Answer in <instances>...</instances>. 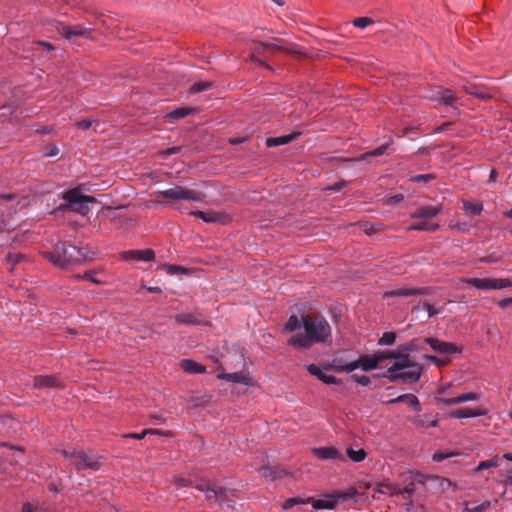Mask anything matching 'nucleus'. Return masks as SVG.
<instances>
[{
    "label": "nucleus",
    "instance_id": "nucleus-23",
    "mask_svg": "<svg viewBox=\"0 0 512 512\" xmlns=\"http://www.w3.org/2000/svg\"><path fill=\"white\" fill-rule=\"evenodd\" d=\"M313 453L322 460H335L342 458L340 452L335 447H319L314 448Z\"/></svg>",
    "mask_w": 512,
    "mask_h": 512
},
{
    "label": "nucleus",
    "instance_id": "nucleus-40",
    "mask_svg": "<svg viewBox=\"0 0 512 512\" xmlns=\"http://www.w3.org/2000/svg\"><path fill=\"white\" fill-rule=\"evenodd\" d=\"M213 86V83L210 82V81H202V82H197V83H194L190 88H189V92L191 94H195V93H200V92H203V91H206L208 90L209 88H211Z\"/></svg>",
    "mask_w": 512,
    "mask_h": 512
},
{
    "label": "nucleus",
    "instance_id": "nucleus-47",
    "mask_svg": "<svg viewBox=\"0 0 512 512\" xmlns=\"http://www.w3.org/2000/svg\"><path fill=\"white\" fill-rule=\"evenodd\" d=\"M373 22L374 21L369 17H359V18L354 19L353 25L358 28H366Z\"/></svg>",
    "mask_w": 512,
    "mask_h": 512
},
{
    "label": "nucleus",
    "instance_id": "nucleus-61",
    "mask_svg": "<svg viewBox=\"0 0 512 512\" xmlns=\"http://www.w3.org/2000/svg\"><path fill=\"white\" fill-rule=\"evenodd\" d=\"M425 358L428 361L433 362V363H437V364H442L443 363V361L439 357H437L435 355H425Z\"/></svg>",
    "mask_w": 512,
    "mask_h": 512
},
{
    "label": "nucleus",
    "instance_id": "nucleus-41",
    "mask_svg": "<svg viewBox=\"0 0 512 512\" xmlns=\"http://www.w3.org/2000/svg\"><path fill=\"white\" fill-rule=\"evenodd\" d=\"M396 340V334L392 331H387L382 334L380 339L378 340V345L380 346H389L394 344Z\"/></svg>",
    "mask_w": 512,
    "mask_h": 512
},
{
    "label": "nucleus",
    "instance_id": "nucleus-42",
    "mask_svg": "<svg viewBox=\"0 0 512 512\" xmlns=\"http://www.w3.org/2000/svg\"><path fill=\"white\" fill-rule=\"evenodd\" d=\"M411 181L413 182H430V181H433L434 179H436V175L433 174V173H428V174H416V175H412L410 176L409 178Z\"/></svg>",
    "mask_w": 512,
    "mask_h": 512
},
{
    "label": "nucleus",
    "instance_id": "nucleus-55",
    "mask_svg": "<svg viewBox=\"0 0 512 512\" xmlns=\"http://www.w3.org/2000/svg\"><path fill=\"white\" fill-rule=\"evenodd\" d=\"M65 458L71 459L72 462L75 461L76 455L78 451L76 450H60L59 451Z\"/></svg>",
    "mask_w": 512,
    "mask_h": 512
},
{
    "label": "nucleus",
    "instance_id": "nucleus-20",
    "mask_svg": "<svg viewBox=\"0 0 512 512\" xmlns=\"http://www.w3.org/2000/svg\"><path fill=\"white\" fill-rule=\"evenodd\" d=\"M399 402H404L409 407H411L415 412H420L422 410L420 401L414 394H402L396 398L387 401L388 404H395Z\"/></svg>",
    "mask_w": 512,
    "mask_h": 512
},
{
    "label": "nucleus",
    "instance_id": "nucleus-11",
    "mask_svg": "<svg viewBox=\"0 0 512 512\" xmlns=\"http://www.w3.org/2000/svg\"><path fill=\"white\" fill-rule=\"evenodd\" d=\"M218 370H221L219 374H217V378L221 380H225L227 382L231 383H237L242 384L245 386H253L254 381L253 378L249 375L248 372H233V373H226L224 371V368L222 364H219Z\"/></svg>",
    "mask_w": 512,
    "mask_h": 512
},
{
    "label": "nucleus",
    "instance_id": "nucleus-37",
    "mask_svg": "<svg viewBox=\"0 0 512 512\" xmlns=\"http://www.w3.org/2000/svg\"><path fill=\"white\" fill-rule=\"evenodd\" d=\"M347 456L354 462H361L366 458L367 453L364 449L354 450L352 448H348Z\"/></svg>",
    "mask_w": 512,
    "mask_h": 512
},
{
    "label": "nucleus",
    "instance_id": "nucleus-30",
    "mask_svg": "<svg viewBox=\"0 0 512 512\" xmlns=\"http://www.w3.org/2000/svg\"><path fill=\"white\" fill-rule=\"evenodd\" d=\"M299 134L292 133L288 135L278 136V137H270L266 139L267 147H276L281 145H286L293 141Z\"/></svg>",
    "mask_w": 512,
    "mask_h": 512
},
{
    "label": "nucleus",
    "instance_id": "nucleus-3",
    "mask_svg": "<svg viewBox=\"0 0 512 512\" xmlns=\"http://www.w3.org/2000/svg\"><path fill=\"white\" fill-rule=\"evenodd\" d=\"M43 256L54 266L68 269L70 266L92 260L84 248L74 246L67 242H58L52 251H44Z\"/></svg>",
    "mask_w": 512,
    "mask_h": 512
},
{
    "label": "nucleus",
    "instance_id": "nucleus-46",
    "mask_svg": "<svg viewBox=\"0 0 512 512\" xmlns=\"http://www.w3.org/2000/svg\"><path fill=\"white\" fill-rule=\"evenodd\" d=\"M375 354L377 357L378 364L384 359H394L396 361V357H397L393 350L378 351Z\"/></svg>",
    "mask_w": 512,
    "mask_h": 512
},
{
    "label": "nucleus",
    "instance_id": "nucleus-5",
    "mask_svg": "<svg viewBox=\"0 0 512 512\" xmlns=\"http://www.w3.org/2000/svg\"><path fill=\"white\" fill-rule=\"evenodd\" d=\"M158 197L163 199L171 200H187L201 202L203 197L199 191L184 188L179 185H175L166 190L158 192Z\"/></svg>",
    "mask_w": 512,
    "mask_h": 512
},
{
    "label": "nucleus",
    "instance_id": "nucleus-31",
    "mask_svg": "<svg viewBox=\"0 0 512 512\" xmlns=\"http://www.w3.org/2000/svg\"><path fill=\"white\" fill-rule=\"evenodd\" d=\"M260 45L264 49H276L286 53L292 52V49L289 48L283 40L278 38H273L271 41L267 42H260Z\"/></svg>",
    "mask_w": 512,
    "mask_h": 512
},
{
    "label": "nucleus",
    "instance_id": "nucleus-26",
    "mask_svg": "<svg viewBox=\"0 0 512 512\" xmlns=\"http://www.w3.org/2000/svg\"><path fill=\"white\" fill-rule=\"evenodd\" d=\"M431 98L438 101L439 103L451 105L456 100V95L454 91L450 89L438 88L436 93Z\"/></svg>",
    "mask_w": 512,
    "mask_h": 512
},
{
    "label": "nucleus",
    "instance_id": "nucleus-10",
    "mask_svg": "<svg viewBox=\"0 0 512 512\" xmlns=\"http://www.w3.org/2000/svg\"><path fill=\"white\" fill-rule=\"evenodd\" d=\"M235 495V490L224 487H213L212 491H207V500L209 502H217L220 505L226 504L228 507L233 506L231 497Z\"/></svg>",
    "mask_w": 512,
    "mask_h": 512
},
{
    "label": "nucleus",
    "instance_id": "nucleus-34",
    "mask_svg": "<svg viewBox=\"0 0 512 512\" xmlns=\"http://www.w3.org/2000/svg\"><path fill=\"white\" fill-rule=\"evenodd\" d=\"M193 111H194V109H192L190 107H178V108L172 110L171 112H169L167 114V118L181 119V118H184V117L192 114Z\"/></svg>",
    "mask_w": 512,
    "mask_h": 512
},
{
    "label": "nucleus",
    "instance_id": "nucleus-2",
    "mask_svg": "<svg viewBox=\"0 0 512 512\" xmlns=\"http://www.w3.org/2000/svg\"><path fill=\"white\" fill-rule=\"evenodd\" d=\"M414 350V344L408 343L398 346L394 351L396 361L388 367L387 371L381 375L390 382H401L404 384H414L419 381L423 373V366L414 362L410 353Z\"/></svg>",
    "mask_w": 512,
    "mask_h": 512
},
{
    "label": "nucleus",
    "instance_id": "nucleus-45",
    "mask_svg": "<svg viewBox=\"0 0 512 512\" xmlns=\"http://www.w3.org/2000/svg\"><path fill=\"white\" fill-rule=\"evenodd\" d=\"M351 378L354 382H356L357 384L364 386V387H367V386L371 385V383H372L371 378L367 375L354 374V375H352Z\"/></svg>",
    "mask_w": 512,
    "mask_h": 512
},
{
    "label": "nucleus",
    "instance_id": "nucleus-36",
    "mask_svg": "<svg viewBox=\"0 0 512 512\" xmlns=\"http://www.w3.org/2000/svg\"><path fill=\"white\" fill-rule=\"evenodd\" d=\"M492 289L500 290L512 287V280L509 278H491Z\"/></svg>",
    "mask_w": 512,
    "mask_h": 512
},
{
    "label": "nucleus",
    "instance_id": "nucleus-44",
    "mask_svg": "<svg viewBox=\"0 0 512 512\" xmlns=\"http://www.w3.org/2000/svg\"><path fill=\"white\" fill-rule=\"evenodd\" d=\"M423 307L426 309L428 317L430 318L440 314L444 309V306L437 308L428 301L423 302Z\"/></svg>",
    "mask_w": 512,
    "mask_h": 512
},
{
    "label": "nucleus",
    "instance_id": "nucleus-51",
    "mask_svg": "<svg viewBox=\"0 0 512 512\" xmlns=\"http://www.w3.org/2000/svg\"><path fill=\"white\" fill-rule=\"evenodd\" d=\"M73 277H74L75 279H85V280L91 281V282H93V283H95V284H99V283H100L97 279H95V278L93 277V275H92V274H91V272H89V271H86L84 274H77V275H74Z\"/></svg>",
    "mask_w": 512,
    "mask_h": 512
},
{
    "label": "nucleus",
    "instance_id": "nucleus-13",
    "mask_svg": "<svg viewBox=\"0 0 512 512\" xmlns=\"http://www.w3.org/2000/svg\"><path fill=\"white\" fill-rule=\"evenodd\" d=\"M307 371L310 375L316 377L319 381L328 384V385H336L340 386L342 385V380L338 377H335L333 375H327L324 371V366L321 367L316 364H309L307 366Z\"/></svg>",
    "mask_w": 512,
    "mask_h": 512
},
{
    "label": "nucleus",
    "instance_id": "nucleus-6",
    "mask_svg": "<svg viewBox=\"0 0 512 512\" xmlns=\"http://www.w3.org/2000/svg\"><path fill=\"white\" fill-rule=\"evenodd\" d=\"M378 491L382 494L401 496L404 500H410L415 493V482L411 480L403 488H400L397 484L384 481L379 484Z\"/></svg>",
    "mask_w": 512,
    "mask_h": 512
},
{
    "label": "nucleus",
    "instance_id": "nucleus-12",
    "mask_svg": "<svg viewBox=\"0 0 512 512\" xmlns=\"http://www.w3.org/2000/svg\"><path fill=\"white\" fill-rule=\"evenodd\" d=\"M410 421L416 429L435 428L439 425L438 414L433 412L418 414L411 418Z\"/></svg>",
    "mask_w": 512,
    "mask_h": 512
},
{
    "label": "nucleus",
    "instance_id": "nucleus-16",
    "mask_svg": "<svg viewBox=\"0 0 512 512\" xmlns=\"http://www.w3.org/2000/svg\"><path fill=\"white\" fill-rule=\"evenodd\" d=\"M121 257L126 261L150 262L155 259V252L152 249L127 250L122 252Z\"/></svg>",
    "mask_w": 512,
    "mask_h": 512
},
{
    "label": "nucleus",
    "instance_id": "nucleus-60",
    "mask_svg": "<svg viewBox=\"0 0 512 512\" xmlns=\"http://www.w3.org/2000/svg\"><path fill=\"white\" fill-rule=\"evenodd\" d=\"M151 432L149 434H154V435H161V436H171V432L170 431H163V430H159V429H149Z\"/></svg>",
    "mask_w": 512,
    "mask_h": 512
},
{
    "label": "nucleus",
    "instance_id": "nucleus-19",
    "mask_svg": "<svg viewBox=\"0 0 512 512\" xmlns=\"http://www.w3.org/2000/svg\"><path fill=\"white\" fill-rule=\"evenodd\" d=\"M353 365L356 369L360 368L363 371H371L378 367V361L376 354H365L360 356L357 360L353 361Z\"/></svg>",
    "mask_w": 512,
    "mask_h": 512
},
{
    "label": "nucleus",
    "instance_id": "nucleus-28",
    "mask_svg": "<svg viewBox=\"0 0 512 512\" xmlns=\"http://www.w3.org/2000/svg\"><path fill=\"white\" fill-rule=\"evenodd\" d=\"M179 324L200 325L202 323L201 315L198 313H182L175 317Z\"/></svg>",
    "mask_w": 512,
    "mask_h": 512
},
{
    "label": "nucleus",
    "instance_id": "nucleus-59",
    "mask_svg": "<svg viewBox=\"0 0 512 512\" xmlns=\"http://www.w3.org/2000/svg\"><path fill=\"white\" fill-rule=\"evenodd\" d=\"M174 481L180 487H185V486L190 485V482L187 479L182 478V477H175Z\"/></svg>",
    "mask_w": 512,
    "mask_h": 512
},
{
    "label": "nucleus",
    "instance_id": "nucleus-4",
    "mask_svg": "<svg viewBox=\"0 0 512 512\" xmlns=\"http://www.w3.org/2000/svg\"><path fill=\"white\" fill-rule=\"evenodd\" d=\"M66 202L65 207L85 216L89 213V203L96 202L93 196L84 195L78 188H73L65 191L62 196Z\"/></svg>",
    "mask_w": 512,
    "mask_h": 512
},
{
    "label": "nucleus",
    "instance_id": "nucleus-24",
    "mask_svg": "<svg viewBox=\"0 0 512 512\" xmlns=\"http://www.w3.org/2000/svg\"><path fill=\"white\" fill-rule=\"evenodd\" d=\"M66 39L71 40L76 36H87L90 33V29L85 28L81 25L68 26L63 25L60 32Z\"/></svg>",
    "mask_w": 512,
    "mask_h": 512
},
{
    "label": "nucleus",
    "instance_id": "nucleus-58",
    "mask_svg": "<svg viewBox=\"0 0 512 512\" xmlns=\"http://www.w3.org/2000/svg\"><path fill=\"white\" fill-rule=\"evenodd\" d=\"M498 305H499V307H501L502 309H505V308H507L508 306L512 305V298H511V297H509V298L501 299V300L498 302Z\"/></svg>",
    "mask_w": 512,
    "mask_h": 512
},
{
    "label": "nucleus",
    "instance_id": "nucleus-33",
    "mask_svg": "<svg viewBox=\"0 0 512 512\" xmlns=\"http://www.w3.org/2000/svg\"><path fill=\"white\" fill-rule=\"evenodd\" d=\"M438 229H439V224L428 223L425 221L412 224L406 228L407 231H429V232H435Z\"/></svg>",
    "mask_w": 512,
    "mask_h": 512
},
{
    "label": "nucleus",
    "instance_id": "nucleus-54",
    "mask_svg": "<svg viewBox=\"0 0 512 512\" xmlns=\"http://www.w3.org/2000/svg\"><path fill=\"white\" fill-rule=\"evenodd\" d=\"M195 488L201 492L205 493V497L207 498V491H212L213 487H210L205 482L200 481L195 485Z\"/></svg>",
    "mask_w": 512,
    "mask_h": 512
},
{
    "label": "nucleus",
    "instance_id": "nucleus-50",
    "mask_svg": "<svg viewBox=\"0 0 512 512\" xmlns=\"http://www.w3.org/2000/svg\"><path fill=\"white\" fill-rule=\"evenodd\" d=\"M454 453H447L443 451H437L433 454L432 459L435 462H442L443 460L454 456Z\"/></svg>",
    "mask_w": 512,
    "mask_h": 512
},
{
    "label": "nucleus",
    "instance_id": "nucleus-57",
    "mask_svg": "<svg viewBox=\"0 0 512 512\" xmlns=\"http://www.w3.org/2000/svg\"><path fill=\"white\" fill-rule=\"evenodd\" d=\"M168 271L170 273H175V272H178V271H180L182 273H186L187 272V270L184 267L178 266V265H169L168 266Z\"/></svg>",
    "mask_w": 512,
    "mask_h": 512
},
{
    "label": "nucleus",
    "instance_id": "nucleus-9",
    "mask_svg": "<svg viewBox=\"0 0 512 512\" xmlns=\"http://www.w3.org/2000/svg\"><path fill=\"white\" fill-rule=\"evenodd\" d=\"M71 464L77 470H93L97 471L100 469L101 463L98 458L94 455H89L84 451H78L75 461L71 462Z\"/></svg>",
    "mask_w": 512,
    "mask_h": 512
},
{
    "label": "nucleus",
    "instance_id": "nucleus-35",
    "mask_svg": "<svg viewBox=\"0 0 512 512\" xmlns=\"http://www.w3.org/2000/svg\"><path fill=\"white\" fill-rule=\"evenodd\" d=\"M310 498H302V497H291L284 501L282 504L283 510H288L290 508H293L296 505H304L309 503Z\"/></svg>",
    "mask_w": 512,
    "mask_h": 512
},
{
    "label": "nucleus",
    "instance_id": "nucleus-62",
    "mask_svg": "<svg viewBox=\"0 0 512 512\" xmlns=\"http://www.w3.org/2000/svg\"><path fill=\"white\" fill-rule=\"evenodd\" d=\"M59 153V149L56 146H52L51 149L45 153L48 157H54Z\"/></svg>",
    "mask_w": 512,
    "mask_h": 512
},
{
    "label": "nucleus",
    "instance_id": "nucleus-8",
    "mask_svg": "<svg viewBox=\"0 0 512 512\" xmlns=\"http://www.w3.org/2000/svg\"><path fill=\"white\" fill-rule=\"evenodd\" d=\"M190 214L206 223H219L225 225L232 221V217L223 210H196L190 212Z\"/></svg>",
    "mask_w": 512,
    "mask_h": 512
},
{
    "label": "nucleus",
    "instance_id": "nucleus-7",
    "mask_svg": "<svg viewBox=\"0 0 512 512\" xmlns=\"http://www.w3.org/2000/svg\"><path fill=\"white\" fill-rule=\"evenodd\" d=\"M445 391L446 388L444 386L439 387L437 391L438 396L435 397V400L446 406L457 405L469 401H478L480 399V395L475 392H467L455 397L441 396L445 393Z\"/></svg>",
    "mask_w": 512,
    "mask_h": 512
},
{
    "label": "nucleus",
    "instance_id": "nucleus-48",
    "mask_svg": "<svg viewBox=\"0 0 512 512\" xmlns=\"http://www.w3.org/2000/svg\"><path fill=\"white\" fill-rule=\"evenodd\" d=\"M498 465L497 460H485L481 461L478 466L476 467V471H483L487 470L493 467H496Z\"/></svg>",
    "mask_w": 512,
    "mask_h": 512
},
{
    "label": "nucleus",
    "instance_id": "nucleus-64",
    "mask_svg": "<svg viewBox=\"0 0 512 512\" xmlns=\"http://www.w3.org/2000/svg\"><path fill=\"white\" fill-rule=\"evenodd\" d=\"M21 512H35L30 503H25L22 507Z\"/></svg>",
    "mask_w": 512,
    "mask_h": 512
},
{
    "label": "nucleus",
    "instance_id": "nucleus-39",
    "mask_svg": "<svg viewBox=\"0 0 512 512\" xmlns=\"http://www.w3.org/2000/svg\"><path fill=\"white\" fill-rule=\"evenodd\" d=\"M390 143H385L379 147H377L376 149L374 150H371L369 152H366L364 154H362L360 157H359V160H365L367 159L368 157H371V156H380V155H383L387 148L389 147Z\"/></svg>",
    "mask_w": 512,
    "mask_h": 512
},
{
    "label": "nucleus",
    "instance_id": "nucleus-22",
    "mask_svg": "<svg viewBox=\"0 0 512 512\" xmlns=\"http://www.w3.org/2000/svg\"><path fill=\"white\" fill-rule=\"evenodd\" d=\"M60 382L57 377L53 375H38L34 377L33 386L35 388H53L58 387Z\"/></svg>",
    "mask_w": 512,
    "mask_h": 512
},
{
    "label": "nucleus",
    "instance_id": "nucleus-38",
    "mask_svg": "<svg viewBox=\"0 0 512 512\" xmlns=\"http://www.w3.org/2000/svg\"><path fill=\"white\" fill-rule=\"evenodd\" d=\"M490 506H491L490 501H484L478 505L468 503L465 506V512H485L490 508Z\"/></svg>",
    "mask_w": 512,
    "mask_h": 512
},
{
    "label": "nucleus",
    "instance_id": "nucleus-63",
    "mask_svg": "<svg viewBox=\"0 0 512 512\" xmlns=\"http://www.w3.org/2000/svg\"><path fill=\"white\" fill-rule=\"evenodd\" d=\"M36 132L39 133V134L45 135V134L51 133L52 132V128H50V127H43L41 129H37Z\"/></svg>",
    "mask_w": 512,
    "mask_h": 512
},
{
    "label": "nucleus",
    "instance_id": "nucleus-32",
    "mask_svg": "<svg viewBox=\"0 0 512 512\" xmlns=\"http://www.w3.org/2000/svg\"><path fill=\"white\" fill-rule=\"evenodd\" d=\"M337 504V499L333 496H327L324 499L313 500L312 507L316 510L333 509Z\"/></svg>",
    "mask_w": 512,
    "mask_h": 512
},
{
    "label": "nucleus",
    "instance_id": "nucleus-18",
    "mask_svg": "<svg viewBox=\"0 0 512 512\" xmlns=\"http://www.w3.org/2000/svg\"><path fill=\"white\" fill-rule=\"evenodd\" d=\"M442 211V206L426 205L410 213L412 219H432Z\"/></svg>",
    "mask_w": 512,
    "mask_h": 512
},
{
    "label": "nucleus",
    "instance_id": "nucleus-14",
    "mask_svg": "<svg viewBox=\"0 0 512 512\" xmlns=\"http://www.w3.org/2000/svg\"><path fill=\"white\" fill-rule=\"evenodd\" d=\"M430 288L428 287H415V288H397L390 291H386L383 294V298L389 297H408L417 295H428Z\"/></svg>",
    "mask_w": 512,
    "mask_h": 512
},
{
    "label": "nucleus",
    "instance_id": "nucleus-52",
    "mask_svg": "<svg viewBox=\"0 0 512 512\" xmlns=\"http://www.w3.org/2000/svg\"><path fill=\"white\" fill-rule=\"evenodd\" d=\"M93 122L94 121L91 119H84V120L76 122L75 125L80 130H87L92 126Z\"/></svg>",
    "mask_w": 512,
    "mask_h": 512
},
{
    "label": "nucleus",
    "instance_id": "nucleus-29",
    "mask_svg": "<svg viewBox=\"0 0 512 512\" xmlns=\"http://www.w3.org/2000/svg\"><path fill=\"white\" fill-rule=\"evenodd\" d=\"M462 281L479 290H492L491 278H465Z\"/></svg>",
    "mask_w": 512,
    "mask_h": 512
},
{
    "label": "nucleus",
    "instance_id": "nucleus-49",
    "mask_svg": "<svg viewBox=\"0 0 512 512\" xmlns=\"http://www.w3.org/2000/svg\"><path fill=\"white\" fill-rule=\"evenodd\" d=\"M23 258H24V256L20 253H17V254L9 253L6 256V261L11 264V270H12L14 268V266L17 263H19Z\"/></svg>",
    "mask_w": 512,
    "mask_h": 512
},
{
    "label": "nucleus",
    "instance_id": "nucleus-56",
    "mask_svg": "<svg viewBox=\"0 0 512 512\" xmlns=\"http://www.w3.org/2000/svg\"><path fill=\"white\" fill-rule=\"evenodd\" d=\"M437 479L440 481L439 485H440V487L442 489H448V488H450L452 486V482L449 479H447V478H439V477H437Z\"/></svg>",
    "mask_w": 512,
    "mask_h": 512
},
{
    "label": "nucleus",
    "instance_id": "nucleus-15",
    "mask_svg": "<svg viewBox=\"0 0 512 512\" xmlns=\"http://www.w3.org/2000/svg\"><path fill=\"white\" fill-rule=\"evenodd\" d=\"M425 342L436 352L440 354H454L461 352L454 343L441 341L437 338L428 337L425 338Z\"/></svg>",
    "mask_w": 512,
    "mask_h": 512
},
{
    "label": "nucleus",
    "instance_id": "nucleus-27",
    "mask_svg": "<svg viewBox=\"0 0 512 512\" xmlns=\"http://www.w3.org/2000/svg\"><path fill=\"white\" fill-rule=\"evenodd\" d=\"M257 471L260 472V474L270 480H276L279 478H282L286 475V472L279 467H271V466H263L260 468H257Z\"/></svg>",
    "mask_w": 512,
    "mask_h": 512
},
{
    "label": "nucleus",
    "instance_id": "nucleus-1",
    "mask_svg": "<svg viewBox=\"0 0 512 512\" xmlns=\"http://www.w3.org/2000/svg\"><path fill=\"white\" fill-rule=\"evenodd\" d=\"M301 327L304 335L297 334L288 339V345L295 349H309L316 343H325L331 337V326L322 317L310 315H291L284 325V330L294 332Z\"/></svg>",
    "mask_w": 512,
    "mask_h": 512
},
{
    "label": "nucleus",
    "instance_id": "nucleus-43",
    "mask_svg": "<svg viewBox=\"0 0 512 512\" xmlns=\"http://www.w3.org/2000/svg\"><path fill=\"white\" fill-rule=\"evenodd\" d=\"M463 208L466 211L471 212L474 215H480L482 213V211H483V205L482 204H474V203H471V202H464Z\"/></svg>",
    "mask_w": 512,
    "mask_h": 512
},
{
    "label": "nucleus",
    "instance_id": "nucleus-21",
    "mask_svg": "<svg viewBox=\"0 0 512 512\" xmlns=\"http://www.w3.org/2000/svg\"><path fill=\"white\" fill-rule=\"evenodd\" d=\"M485 412L480 409L473 408H460L451 410L448 413V416L454 419H462V418H475L484 415Z\"/></svg>",
    "mask_w": 512,
    "mask_h": 512
},
{
    "label": "nucleus",
    "instance_id": "nucleus-17",
    "mask_svg": "<svg viewBox=\"0 0 512 512\" xmlns=\"http://www.w3.org/2000/svg\"><path fill=\"white\" fill-rule=\"evenodd\" d=\"M325 370H331L338 373H351L356 370V366L352 362H346L341 357H334L329 363L324 365Z\"/></svg>",
    "mask_w": 512,
    "mask_h": 512
},
{
    "label": "nucleus",
    "instance_id": "nucleus-25",
    "mask_svg": "<svg viewBox=\"0 0 512 512\" xmlns=\"http://www.w3.org/2000/svg\"><path fill=\"white\" fill-rule=\"evenodd\" d=\"M180 368L189 374H203L206 372V367L192 359H182L180 361Z\"/></svg>",
    "mask_w": 512,
    "mask_h": 512
},
{
    "label": "nucleus",
    "instance_id": "nucleus-53",
    "mask_svg": "<svg viewBox=\"0 0 512 512\" xmlns=\"http://www.w3.org/2000/svg\"><path fill=\"white\" fill-rule=\"evenodd\" d=\"M150 432H151L150 430L145 429L141 433H128L125 435V437L141 440L146 435H148Z\"/></svg>",
    "mask_w": 512,
    "mask_h": 512
}]
</instances>
